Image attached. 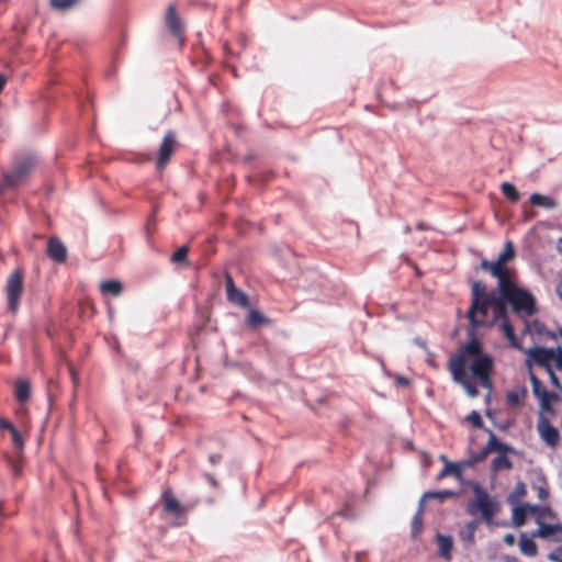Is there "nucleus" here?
<instances>
[{"mask_svg":"<svg viewBox=\"0 0 562 562\" xmlns=\"http://www.w3.org/2000/svg\"><path fill=\"white\" fill-rule=\"evenodd\" d=\"M221 457L218 454L210 456V462L216 464L220 461Z\"/></svg>","mask_w":562,"mask_h":562,"instance_id":"obj_52","label":"nucleus"},{"mask_svg":"<svg viewBox=\"0 0 562 562\" xmlns=\"http://www.w3.org/2000/svg\"><path fill=\"white\" fill-rule=\"evenodd\" d=\"M205 477L206 480L209 481V483L214 487V488H217L218 487V482L217 480L212 475V474H205Z\"/></svg>","mask_w":562,"mask_h":562,"instance_id":"obj_47","label":"nucleus"},{"mask_svg":"<svg viewBox=\"0 0 562 562\" xmlns=\"http://www.w3.org/2000/svg\"><path fill=\"white\" fill-rule=\"evenodd\" d=\"M554 533V526L551 525H540V528L533 535L535 537L547 538Z\"/></svg>","mask_w":562,"mask_h":562,"instance_id":"obj_35","label":"nucleus"},{"mask_svg":"<svg viewBox=\"0 0 562 562\" xmlns=\"http://www.w3.org/2000/svg\"><path fill=\"white\" fill-rule=\"evenodd\" d=\"M525 331H528L530 334L537 333L541 335L544 333V327L539 322H533L531 324L526 325Z\"/></svg>","mask_w":562,"mask_h":562,"instance_id":"obj_37","label":"nucleus"},{"mask_svg":"<svg viewBox=\"0 0 562 562\" xmlns=\"http://www.w3.org/2000/svg\"><path fill=\"white\" fill-rule=\"evenodd\" d=\"M548 495H549V493H548V491H547V490H544V488H542V487H540V488L538 490V496H539V498L544 499V498H547V497H548Z\"/></svg>","mask_w":562,"mask_h":562,"instance_id":"obj_50","label":"nucleus"},{"mask_svg":"<svg viewBox=\"0 0 562 562\" xmlns=\"http://www.w3.org/2000/svg\"><path fill=\"white\" fill-rule=\"evenodd\" d=\"M69 373L71 381L74 383V386L76 387L79 383V375L78 372L75 370V368L71 364H68Z\"/></svg>","mask_w":562,"mask_h":562,"instance_id":"obj_40","label":"nucleus"},{"mask_svg":"<svg viewBox=\"0 0 562 562\" xmlns=\"http://www.w3.org/2000/svg\"><path fill=\"white\" fill-rule=\"evenodd\" d=\"M165 23L169 32L178 37L180 40V43L182 44L183 40L181 38V34L183 31V23L179 15L177 14L176 8L173 4H170L167 8L166 15H165Z\"/></svg>","mask_w":562,"mask_h":562,"instance_id":"obj_13","label":"nucleus"},{"mask_svg":"<svg viewBox=\"0 0 562 562\" xmlns=\"http://www.w3.org/2000/svg\"><path fill=\"white\" fill-rule=\"evenodd\" d=\"M494 293L495 291H487L486 290V286L480 282V281H475L473 282L472 284V289H471V301H474V307H476V305L479 304L480 301L482 300H494Z\"/></svg>","mask_w":562,"mask_h":562,"instance_id":"obj_16","label":"nucleus"},{"mask_svg":"<svg viewBox=\"0 0 562 562\" xmlns=\"http://www.w3.org/2000/svg\"><path fill=\"white\" fill-rule=\"evenodd\" d=\"M501 190L512 202H517L520 198V194L517 191V189L514 187V184L509 182H503L501 184Z\"/></svg>","mask_w":562,"mask_h":562,"instance_id":"obj_28","label":"nucleus"},{"mask_svg":"<svg viewBox=\"0 0 562 562\" xmlns=\"http://www.w3.org/2000/svg\"><path fill=\"white\" fill-rule=\"evenodd\" d=\"M550 376H551L552 383L558 386L559 385L558 378L552 372H550Z\"/></svg>","mask_w":562,"mask_h":562,"instance_id":"obj_55","label":"nucleus"},{"mask_svg":"<svg viewBox=\"0 0 562 562\" xmlns=\"http://www.w3.org/2000/svg\"><path fill=\"white\" fill-rule=\"evenodd\" d=\"M527 395V389L525 386H516L515 389L507 392L506 398L509 405L518 406Z\"/></svg>","mask_w":562,"mask_h":562,"instance_id":"obj_20","label":"nucleus"},{"mask_svg":"<svg viewBox=\"0 0 562 562\" xmlns=\"http://www.w3.org/2000/svg\"><path fill=\"white\" fill-rule=\"evenodd\" d=\"M99 288L102 294H111L113 296H120L123 292V284L119 280L103 281Z\"/></svg>","mask_w":562,"mask_h":562,"instance_id":"obj_18","label":"nucleus"},{"mask_svg":"<svg viewBox=\"0 0 562 562\" xmlns=\"http://www.w3.org/2000/svg\"><path fill=\"white\" fill-rule=\"evenodd\" d=\"M558 369L562 370V347H561V353L559 355V358H558Z\"/></svg>","mask_w":562,"mask_h":562,"instance_id":"obj_54","label":"nucleus"},{"mask_svg":"<svg viewBox=\"0 0 562 562\" xmlns=\"http://www.w3.org/2000/svg\"><path fill=\"white\" fill-rule=\"evenodd\" d=\"M493 469L495 471L502 470V469H510L512 462L510 460L505 456V452H498V456L493 460Z\"/></svg>","mask_w":562,"mask_h":562,"instance_id":"obj_30","label":"nucleus"},{"mask_svg":"<svg viewBox=\"0 0 562 562\" xmlns=\"http://www.w3.org/2000/svg\"><path fill=\"white\" fill-rule=\"evenodd\" d=\"M181 525H182V521H180V520L173 522V526H181Z\"/></svg>","mask_w":562,"mask_h":562,"instance_id":"obj_61","label":"nucleus"},{"mask_svg":"<svg viewBox=\"0 0 562 562\" xmlns=\"http://www.w3.org/2000/svg\"><path fill=\"white\" fill-rule=\"evenodd\" d=\"M77 0H50V5L58 11H67L75 5Z\"/></svg>","mask_w":562,"mask_h":562,"instance_id":"obj_33","label":"nucleus"},{"mask_svg":"<svg viewBox=\"0 0 562 562\" xmlns=\"http://www.w3.org/2000/svg\"><path fill=\"white\" fill-rule=\"evenodd\" d=\"M47 255L56 262H64L67 258V248L57 237H50L47 246Z\"/></svg>","mask_w":562,"mask_h":562,"instance_id":"obj_14","label":"nucleus"},{"mask_svg":"<svg viewBox=\"0 0 562 562\" xmlns=\"http://www.w3.org/2000/svg\"><path fill=\"white\" fill-rule=\"evenodd\" d=\"M394 379H395V383H396L397 386L404 387V386H408L409 385V380L407 378H405V376L395 375Z\"/></svg>","mask_w":562,"mask_h":562,"instance_id":"obj_42","label":"nucleus"},{"mask_svg":"<svg viewBox=\"0 0 562 562\" xmlns=\"http://www.w3.org/2000/svg\"><path fill=\"white\" fill-rule=\"evenodd\" d=\"M519 548L520 551L528 557H533L537 553L536 543L531 539L526 538L524 535L519 541Z\"/></svg>","mask_w":562,"mask_h":562,"instance_id":"obj_26","label":"nucleus"},{"mask_svg":"<svg viewBox=\"0 0 562 562\" xmlns=\"http://www.w3.org/2000/svg\"><path fill=\"white\" fill-rule=\"evenodd\" d=\"M0 428L8 429L10 432L15 429L11 423L2 417H0Z\"/></svg>","mask_w":562,"mask_h":562,"instance_id":"obj_44","label":"nucleus"},{"mask_svg":"<svg viewBox=\"0 0 562 562\" xmlns=\"http://www.w3.org/2000/svg\"><path fill=\"white\" fill-rule=\"evenodd\" d=\"M11 463V467H12V471L14 472V474H19L20 473V467L18 465V463L13 462V461H10Z\"/></svg>","mask_w":562,"mask_h":562,"instance_id":"obj_51","label":"nucleus"},{"mask_svg":"<svg viewBox=\"0 0 562 562\" xmlns=\"http://www.w3.org/2000/svg\"><path fill=\"white\" fill-rule=\"evenodd\" d=\"M561 335H562V329L560 330Z\"/></svg>","mask_w":562,"mask_h":562,"instance_id":"obj_62","label":"nucleus"},{"mask_svg":"<svg viewBox=\"0 0 562 562\" xmlns=\"http://www.w3.org/2000/svg\"><path fill=\"white\" fill-rule=\"evenodd\" d=\"M507 303L512 305V303L506 300L499 292L498 294L496 292L494 293V300H491L490 304L493 312L492 318H495V323L498 319L507 318Z\"/></svg>","mask_w":562,"mask_h":562,"instance_id":"obj_15","label":"nucleus"},{"mask_svg":"<svg viewBox=\"0 0 562 562\" xmlns=\"http://www.w3.org/2000/svg\"><path fill=\"white\" fill-rule=\"evenodd\" d=\"M509 450V447L503 442H499L496 436L490 431V439L485 448L476 456H473L469 461L464 462V465H473L474 463L481 462L484 460L488 453L492 451L496 452H506Z\"/></svg>","mask_w":562,"mask_h":562,"instance_id":"obj_9","label":"nucleus"},{"mask_svg":"<svg viewBox=\"0 0 562 562\" xmlns=\"http://www.w3.org/2000/svg\"><path fill=\"white\" fill-rule=\"evenodd\" d=\"M537 430L541 439L550 447H555L559 442L560 435L557 428L551 426L549 420L540 415L537 423Z\"/></svg>","mask_w":562,"mask_h":562,"instance_id":"obj_11","label":"nucleus"},{"mask_svg":"<svg viewBox=\"0 0 562 562\" xmlns=\"http://www.w3.org/2000/svg\"><path fill=\"white\" fill-rule=\"evenodd\" d=\"M468 420L474 426L480 428L482 426V419L480 414L476 411L471 412L468 416Z\"/></svg>","mask_w":562,"mask_h":562,"instance_id":"obj_38","label":"nucleus"},{"mask_svg":"<svg viewBox=\"0 0 562 562\" xmlns=\"http://www.w3.org/2000/svg\"><path fill=\"white\" fill-rule=\"evenodd\" d=\"M548 558L551 561L554 562H561L562 561V548L557 549L555 551L551 552Z\"/></svg>","mask_w":562,"mask_h":562,"instance_id":"obj_39","label":"nucleus"},{"mask_svg":"<svg viewBox=\"0 0 562 562\" xmlns=\"http://www.w3.org/2000/svg\"><path fill=\"white\" fill-rule=\"evenodd\" d=\"M530 202L533 205H537V206H540V207H543L547 210L555 209L559 204L554 199L543 195V194H540V193H532L530 195Z\"/></svg>","mask_w":562,"mask_h":562,"instance_id":"obj_19","label":"nucleus"},{"mask_svg":"<svg viewBox=\"0 0 562 562\" xmlns=\"http://www.w3.org/2000/svg\"><path fill=\"white\" fill-rule=\"evenodd\" d=\"M468 485L472 487L474 494L468 506L469 513L471 515L480 513L482 519L491 525L494 516L501 510L499 502L483 490L480 484L469 482Z\"/></svg>","mask_w":562,"mask_h":562,"instance_id":"obj_3","label":"nucleus"},{"mask_svg":"<svg viewBox=\"0 0 562 562\" xmlns=\"http://www.w3.org/2000/svg\"><path fill=\"white\" fill-rule=\"evenodd\" d=\"M558 250L562 255V237L559 239Z\"/></svg>","mask_w":562,"mask_h":562,"instance_id":"obj_58","label":"nucleus"},{"mask_svg":"<svg viewBox=\"0 0 562 562\" xmlns=\"http://www.w3.org/2000/svg\"><path fill=\"white\" fill-rule=\"evenodd\" d=\"M225 283H226V294L229 293L231 291L237 289L234 284L233 278L228 273L225 274Z\"/></svg>","mask_w":562,"mask_h":562,"instance_id":"obj_41","label":"nucleus"},{"mask_svg":"<svg viewBox=\"0 0 562 562\" xmlns=\"http://www.w3.org/2000/svg\"><path fill=\"white\" fill-rule=\"evenodd\" d=\"M438 549H439V555L448 561L451 560V549H452V538L450 536H445L441 533H438L436 536Z\"/></svg>","mask_w":562,"mask_h":562,"instance_id":"obj_17","label":"nucleus"},{"mask_svg":"<svg viewBox=\"0 0 562 562\" xmlns=\"http://www.w3.org/2000/svg\"><path fill=\"white\" fill-rule=\"evenodd\" d=\"M188 252H189V247L182 246L171 256L170 259L176 265H187Z\"/></svg>","mask_w":562,"mask_h":562,"instance_id":"obj_31","label":"nucleus"},{"mask_svg":"<svg viewBox=\"0 0 562 562\" xmlns=\"http://www.w3.org/2000/svg\"><path fill=\"white\" fill-rule=\"evenodd\" d=\"M462 467H464V463L459 464V463L447 462V465L445 467V469L439 473L438 480H441V479L446 477L447 475L451 474V475H454L459 481H461V479H462L461 468Z\"/></svg>","mask_w":562,"mask_h":562,"instance_id":"obj_24","label":"nucleus"},{"mask_svg":"<svg viewBox=\"0 0 562 562\" xmlns=\"http://www.w3.org/2000/svg\"><path fill=\"white\" fill-rule=\"evenodd\" d=\"M247 325L251 327H261L269 324V319L259 311L251 310L247 315Z\"/></svg>","mask_w":562,"mask_h":562,"instance_id":"obj_21","label":"nucleus"},{"mask_svg":"<svg viewBox=\"0 0 562 562\" xmlns=\"http://www.w3.org/2000/svg\"><path fill=\"white\" fill-rule=\"evenodd\" d=\"M522 506L526 509L527 514L528 513H536L538 510V506H536V505L524 504Z\"/></svg>","mask_w":562,"mask_h":562,"instance_id":"obj_49","label":"nucleus"},{"mask_svg":"<svg viewBox=\"0 0 562 562\" xmlns=\"http://www.w3.org/2000/svg\"><path fill=\"white\" fill-rule=\"evenodd\" d=\"M467 528L469 531V542L472 543L474 541V531H475L476 525L474 522H470L467 526Z\"/></svg>","mask_w":562,"mask_h":562,"instance_id":"obj_43","label":"nucleus"},{"mask_svg":"<svg viewBox=\"0 0 562 562\" xmlns=\"http://www.w3.org/2000/svg\"><path fill=\"white\" fill-rule=\"evenodd\" d=\"M417 228H418V229H425L426 227H425V225H424V224H418V225H417Z\"/></svg>","mask_w":562,"mask_h":562,"instance_id":"obj_60","label":"nucleus"},{"mask_svg":"<svg viewBox=\"0 0 562 562\" xmlns=\"http://www.w3.org/2000/svg\"><path fill=\"white\" fill-rule=\"evenodd\" d=\"M15 395L19 402H25L30 396V383L19 380L16 382Z\"/></svg>","mask_w":562,"mask_h":562,"instance_id":"obj_27","label":"nucleus"},{"mask_svg":"<svg viewBox=\"0 0 562 562\" xmlns=\"http://www.w3.org/2000/svg\"><path fill=\"white\" fill-rule=\"evenodd\" d=\"M515 257V247L514 244L508 240L505 243L503 251L498 255L497 263L499 267H505V265L514 259Z\"/></svg>","mask_w":562,"mask_h":562,"instance_id":"obj_22","label":"nucleus"},{"mask_svg":"<svg viewBox=\"0 0 562 562\" xmlns=\"http://www.w3.org/2000/svg\"><path fill=\"white\" fill-rule=\"evenodd\" d=\"M491 308L490 300H482L479 302L476 307H474V301H471V306L467 312V318L470 322V327L468 329L469 336H474L475 330L482 326H493L495 324V318L488 316V310Z\"/></svg>","mask_w":562,"mask_h":562,"instance_id":"obj_5","label":"nucleus"},{"mask_svg":"<svg viewBox=\"0 0 562 562\" xmlns=\"http://www.w3.org/2000/svg\"><path fill=\"white\" fill-rule=\"evenodd\" d=\"M493 358L485 353L477 339L472 338L461 352L449 361V369L454 382L461 384L470 397L479 395L477 389L469 381L467 370L484 389L492 390L491 372Z\"/></svg>","mask_w":562,"mask_h":562,"instance_id":"obj_1","label":"nucleus"},{"mask_svg":"<svg viewBox=\"0 0 562 562\" xmlns=\"http://www.w3.org/2000/svg\"><path fill=\"white\" fill-rule=\"evenodd\" d=\"M23 271L15 269L7 279L5 294L8 301V308L12 314L19 310L20 299L23 293Z\"/></svg>","mask_w":562,"mask_h":562,"instance_id":"obj_6","label":"nucleus"},{"mask_svg":"<svg viewBox=\"0 0 562 562\" xmlns=\"http://www.w3.org/2000/svg\"><path fill=\"white\" fill-rule=\"evenodd\" d=\"M440 460L445 463V467L447 465V462H449V461H448V459H447V457H446V456H443V454H442V456H440Z\"/></svg>","mask_w":562,"mask_h":562,"instance_id":"obj_59","label":"nucleus"},{"mask_svg":"<svg viewBox=\"0 0 562 562\" xmlns=\"http://www.w3.org/2000/svg\"><path fill=\"white\" fill-rule=\"evenodd\" d=\"M36 166V159L34 156H23L18 158L13 162V168L10 172L4 173L3 186L0 187V191L3 187L15 188L24 184Z\"/></svg>","mask_w":562,"mask_h":562,"instance_id":"obj_4","label":"nucleus"},{"mask_svg":"<svg viewBox=\"0 0 562 562\" xmlns=\"http://www.w3.org/2000/svg\"><path fill=\"white\" fill-rule=\"evenodd\" d=\"M427 499H429V497H425V494L420 497V499L418 502V509H417L416 514L423 515L424 507H425V502Z\"/></svg>","mask_w":562,"mask_h":562,"instance_id":"obj_45","label":"nucleus"},{"mask_svg":"<svg viewBox=\"0 0 562 562\" xmlns=\"http://www.w3.org/2000/svg\"><path fill=\"white\" fill-rule=\"evenodd\" d=\"M527 512L522 505L516 506L513 509V524L515 527H521L526 521Z\"/></svg>","mask_w":562,"mask_h":562,"instance_id":"obj_29","label":"nucleus"},{"mask_svg":"<svg viewBox=\"0 0 562 562\" xmlns=\"http://www.w3.org/2000/svg\"><path fill=\"white\" fill-rule=\"evenodd\" d=\"M517 496H524L526 494V487L522 483L518 484L515 490Z\"/></svg>","mask_w":562,"mask_h":562,"instance_id":"obj_48","label":"nucleus"},{"mask_svg":"<svg viewBox=\"0 0 562 562\" xmlns=\"http://www.w3.org/2000/svg\"><path fill=\"white\" fill-rule=\"evenodd\" d=\"M227 300L238 306L246 307L248 305V299L246 294L239 289H235L226 294Z\"/></svg>","mask_w":562,"mask_h":562,"instance_id":"obj_25","label":"nucleus"},{"mask_svg":"<svg viewBox=\"0 0 562 562\" xmlns=\"http://www.w3.org/2000/svg\"><path fill=\"white\" fill-rule=\"evenodd\" d=\"M502 321L503 323L501 328L504 331L506 338L509 340L510 345L519 350H524V348L519 345L517 337L515 336L514 327L512 326V324L508 322L507 318Z\"/></svg>","mask_w":562,"mask_h":562,"instance_id":"obj_23","label":"nucleus"},{"mask_svg":"<svg viewBox=\"0 0 562 562\" xmlns=\"http://www.w3.org/2000/svg\"><path fill=\"white\" fill-rule=\"evenodd\" d=\"M161 502L165 513L172 515L176 519H181L184 516L187 512L186 506L173 497L169 490L164 491Z\"/></svg>","mask_w":562,"mask_h":562,"instance_id":"obj_12","label":"nucleus"},{"mask_svg":"<svg viewBox=\"0 0 562 562\" xmlns=\"http://www.w3.org/2000/svg\"><path fill=\"white\" fill-rule=\"evenodd\" d=\"M562 562V561H561Z\"/></svg>","mask_w":562,"mask_h":562,"instance_id":"obj_63","label":"nucleus"},{"mask_svg":"<svg viewBox=\"0 0 562 562\" xmlns=\"http://www.w3.org/2000/svg\"><path fill=\"white\" fill-rule=\"evenodd\" d=\"M4 83H5V78L2 75H0V91L3 89Z\"/></svg>","mask_w":562,"mask_h":562,"instance_id":"obj_56","label":"nucleus"},{"mask_svg":"<svg viewBox=\"0 0 562 562\" xmlns=\"http://www.w3.org/2000/svg\"><path fill=\"white\" fill-rule=\"evenodd\" d=\"M176 135L173 132L166 133L159 149L158 157L156 161V168L161 171L169 162L170 157L176 148Z\"/></svg>","mask_w":562,"mask_h":562,"instance_id":"obj_8","label":"nucleus"},{"mask_svg":"<svg viewBox=\"0 0 562 562\" xmlns=\"http://www.w3.org/2000/svg\"><path fill=\"white\" fill-rule=\"evenodd\" d=\"M11 436H12V441H13L14 447L18 450H22L23 446H24V440H23V437L21 436V434L16 429H14L11 431Z\"/></svg>","mask_w":562,"mask_h":562,"instance_id":"obj_36","label":"nucleus"},{"mask_svg":"<svg viewBox=\"0 0 562 562\" xmlns=\"http://www.w3.org/2000/svg\"><path fill=\"white\" fill-rule=\"evenodd\" d=\"M456 493L452 491H439V492H426L425 497H429V499H437L439 502H443L448 497L454 496Z\"/></svg>","mask_w":562,"mask_h":562,"instance_id":"obj_32","label":"nucleus"},{"mask_svg":"<svg viewBox=\"0 0 562 562\" xmlns=\"http://www.w3.org/2000/svg\"><path fill=\"white\" fill-rule=\"evenodd\" d=\"M557 295L560 297V300L562 301V283L558 284L557 285Z\"/></svg>","mask_w":562,"mask_h":562,"instance_id":"obj_53","label":"nucleus"},{"mask_svg":"<svg viewBox=\"0 0 562 562\" xmlns=\"http://www.w3.org/2000/svg\"><path fill=\"white\" fill-rule=\"evenodd\" d=\"M527 357L526 366L529 371L531 370L532 361L537 362L539 366L549 367L551 362H554L558 367V358L561 353V347L557 348H530L521 350Z\"/></svg>","mask_w":562,"mask_h":562,"instance_id":"obj_7","label":"nucleus"},{"mask_svg":"<svg viewBox=\"0 0 562 562\" xmlns=\"http://www.w3.org/2000/svg\"><path fill=\"white\" fill-rule=\"evenodd\" d=\"M481 268L488 270L497 279V289L499 293L512 303L514 312L520 316H530L535 313V299L522 288H519L514 281L513 272L506 267H499L497 261L490 262L482 260Z\"/></svg>","mask_w":562,"mask_h":562,"instance_id":"obj_2","label":"nucleus"},{"mask_svg":"<svg viewBox=\"0 0 562 562\" xmlns=\"http://www.w3.org/2000/svg\"><path fill=\"white\" fill-rule=\"evenodd\" d=\"M515 541H516V538L514 535L512 533H507L505 537H504V542L508 546H514L515 544Z\"/></svg>","mask_w":562,"mask_h":562,"instance_id":"obj_46","label":"nucleus"},{"mask_svg":"<svg viewBox=\"0 0 562 562\" xmlns=\"http://www.w3.org/2000/svg\"><path fill=\"white\" fill-rule=\"evenodd\" d=\"M423 518L422 515L416 514L412 519V536L415 538L422 532Z\"/></svg>","mask_w":562,"mask_h":562,"instance_id":"obj_34","label":"nucleus"},{"mask_svg":"<svg viewBox=\"0 0 562 562\" xmlns=\"http://www.w3.org/2000/svg\"><path fill=\"white\" fill-rule=\"evenodd\" d=\"M461 538H462L464 541H468V542H469V531H467V532H461Z\"/></svg>","mask_w":562,"mask_h":562,"instance_id":"obj_57","label":"nucleus"},{"mask_svg":"<svg viewBox=\"0 0 562 562\" xmlns=\"http://www.w3.org/2000/svg\"><path fill=\"white\" fill-rule=\"evenodd\" d=\"M529 379L532 385V392L540 402V407L542 409L550 411L551 401L555 397V395L547 391V389L542 385L540 380L533 374L531 370L529 371Z\"/></svg>","mask_w":562,"mask_h":562,"instance_id":"obj_10","label":"nucleus"}]
</instances>
